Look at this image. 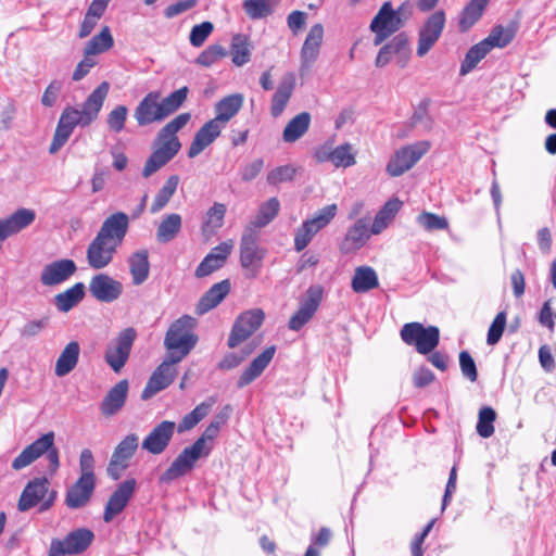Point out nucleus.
Segmentation results:
<instances>
[{"label":"nucleus","mask_w":556,"mask_h":556,"mask_svg":"<svg viewBox=\"0 0 556 556\" xmlns=\"http://www.w3.org/2000/svg\"><path fill=\"white\" fill-rule=\"evenodd\" d=\"M109 89V83L102 81L87 97L80 110L74 106H66L63 110L49 148L51 154L56 153L66 143L76 126L87 127L98 118Z\"/></svg>","instance_id":"nucleus-1"},{"label":"nucleus","mask_w":556,"mask_h":556,"mask_svg":"<svg viewBox=\"0 0 556 556\" xmlns=\"http://www.w3.org/2000/svg\"><path fill=\"white\" fill-rule=\"evenodd\" d=\"M190 118V113H181L160 129L155 138L157 148L146 161L142 169L144 178L153 175L179 152L181 143L176 134L189 123Z\"/></svg>","instance_id":"nucleus-2"},{"label":"nucleus","mask_w":556,"mask_h":556,"mask_svg":"<svg viewBox=\"0 0 556 556\" xmlns=\"http://www.w3.org/2000/svg\"><path fill=\"white\" fill-rule=\"evenodd\" d=\"M188 87H181L162 98L160 91L147 93L135 109L134 117L140 127L161 123L175 113L186 101Z\"/></svg>","instance_id":"nucleus-3"},{"label":"nucleus","mask_w":556,"mask_h":556,"mask_svg":"<svg viewBox=\"0 0 556 556\" xmlns=\"http://www.w3.org/2000/svg\"><path fill=\"white\" fill-rule=\"evenodd\" d=\"M195 326V318L189 315H184L169 325L164 337L166 356L181 362L189 355L199 340L194 332Z\"/></svg>","instance_id":"nucleus-4"},{"label":"nucleus","mask_w":556,"mask_h":556,"mask_svg":"<svg viewBox=\"0 0 556 556\" xmlns=\"http://www.w3.org/2000/svg\"><path fill=\"white\" fill-rule=\"evenodd\" d=\"M54 432L50 431L42 434L31 444L27 445L17 457L12 462V468L14 470H21L42 455H47L49 462L50 472L53 475L60 467L59 451L54 445Z\"/></svg>","instance_id":"nucleus-5"},{"label":"nucleus","mask_w":556,"mask_h":556,"mask_svg":"<svg viewBox=\"0 0 556 556\" xmlns=\"http://www.w3.org/2000/svg\"><path fill=\"white\" fill-rule=\"evenodd\" d=\"M400 336L405 344L414 346L422 355L431 353L440 342V330L438 327H425L417 321L405 324L400 331Z\"/></svg>","instance_id":"nucleus-6"},{"label":"nucleus","mask_w":556,"mask_h":556,"mask_svg":"<svg viewBox=\"0 0 556 556\" xmlns=\"http://www.w3.org/2000/svg\"><path fill=\"white\" fill-rule=\"evenodd\" d=\"M258 240L257 230L247 226L240 241V264L249 278H255L258 275L265 257L266 251L260 247Z\"/></svg>","instance_id":"nucleus-7"},{"label":"nucleus","mask_w":556,"mask_h":556,"mask_svg":"<svg viewBox=\"0 0 556 556\" xmlns=\"http://www.w3.org/2000/svg\"><path fill=\"white\" fill-rule=\"evenodd\" d=\"M431 148L428 140L417 141L399 149L387 165V173L397 177L409 170Z\"/></svg>","instance_id":"nucleus-8"},{"label":"nucleus","mask_w":556,"mask_h":556,"mask_svg":"<svg viewBox=\"0 0 556 556\" xmlns=\"http://www.w3.org/2000/svg\"><path fill=\"white\" fill-rule=\"evenodd\" d=\"M446 23L445 13L438 10L430 14L418 29L416 54L425 56L440 39Z\"/></svg>","instance_id":"nucleus-9"},{"label":"nucleus","mask_w":556,"mask_h":556,"mask_svg":"<svg viewBox=\"0 0 556 556\" xmlns=\"http://www.w3.org/2000/svg\"><path fill=\"white\" fill-rule=\"evenodd\" d=\"M94 539L93 532L79 528L70 532L64 540L53 539L49 551L54 556L77 555L85 552Z\"/></svg>","instance_id":"nucleus-10"},{"label":"nucleus","mask_w":556,"mask_h":556,"mask_svg":"<svg viewBox=\"0 0 556 556\" xmlns=\"http://www.w3.org/2000/svg\"><path fill=\"white\" fill-rule=\"evenodd\" d=\"M135 339L136 330L134 328H126L108 345L104 359L115 372H119L125 366Z\"/></svg>","instance_id":"nucleus-11"},{"label":"nucleus","mask_w":556,"mask_h":556,"mask_svg":"<svg viewBox=\"0 0 556 556\" xmlns=\"http://www.w3.org/2000/svg\"><path fill=\"white\" fill-rule=\"evenodd\" d=\"M139 446V437L136 433L126 435L114 448L106 472L113 480H118L129 466V460Z\"/></svg>","instance_id":"nucleus-12"},{"label":"nucleus","mask_w":556,"mask_h":556,"mask_svg":"<svg viewBox=\"0 0 556 556\" xmlns=\"http://www.w3.org/2000/svg\"><path fill=\"white\" fill-rule=\"evenodd\" d=\"M265 314L261 308L243 312L236 319L228 338V346L233 349L252 336L263 324Z\"/></svg>","instance_id":"nucleus-13"},{"label":"nucleus","mask_w":556,"mask_h":556,"mask_svg":"<svg viewBox=\"0 0 556 556\" xmlns=\"http://www.w3.org/2000/svg\"><path fill=\"white\" fill-rule=\"evenodd\" d=\"M201 450V443L194 442L192 445L185 447L175 458L172 465L160 477L161 482H170L190 472L198 459L206 457Z\"/></svg>","instance_id":"nucleus-14"},{"label":"nucleus","mask_w":556,"mask_h":556,"mask_svg":"<svg viewBox=\"0 0 556 556\" xmlns=\"http://www.w3.org/2000/svg\"><path fill=\"white\" fill-rule=\"evenodd\" d=\"M323 299V288L320 286H311L304 298L300 301L298 311L289 320V329L299 331L306 325L317 312Z\"/></svg>","instance_id":"nucleus-15"},{"label":"nucleus","mask_w":556,"mask_h":556,"mask_svg":"<svg viewBox=\"0 0 556 556\" xmlns=\"http://www.w3.org/2000/svg\"><path fill=\"white\" fill-rule=\"evenodd\" d=\"M178 363H180V361H174V358L165 356L163 362L150 376L142 391L141 397L143 400H148L172 384L177 376V368L175 365Z\"/></svg>","instance_id":"nucleus-16"},{"label":"nucleus","mask_w":556,"mask_h":556,"mask_svg":"<svg viewBox=\"0 0 556 556\" xmlns=\"http://www.w3.org/2000/svg\"><path fill=\"white\" fill-rule=\"evenodd\" d=\"M90 294L99 302L112 303L119 299L124 291L123 283L108 274L94 275L88 286Z\"/></svg>","instance_id":"nucleus-17"},{"label":"nucleus","mask_w":556,"mask_h":556,"mask_svg":"<svg viewBox=\"0 0 556 556\" xmlns=\"http://www.w3.org/2000/svg\"><path fill=\"white\" fill-rule=\"evenodd\" d=\"M315 157L320 163L330 162L336 167L348 168L356 163V150L349 142L336 148L326 143L316 150Z\"/></svg>","instance_id":"nucleus-18"},{"label":"nucleus","mask_w":556,"mask_h":556,"mask_svg":"<svg viewBox=\"0 0 556 556\" xmlns=\"http://www.w3.org/2000/svg\"><path fill=\"white\" fill-rule=\"evenodd\" d=\"M117 245L96 235L86 251L88 265L96 270L109 266L117 251Z\"/></svg>","instance_id":"nucleus-19"},{"label":"nucleus","mask_w":556,"mask_h":556,"mask_svg":"<svg viewBox=\"0 0 556 556\" xmlns=\"http://www.w3.org/2000/svg\"><path fill=\"white\" fill-rule=\"evenodd\" d=\"M176 430V424L163 420L142 441V448L153 455L162 454L168 446Z\"/></svg>","instance_id":"nucleus-20"},{"label":"nucleus","mask_w":556,"mask_h":556,"mask_svg":"<svg viewBox=\"0 0 556 556\" xmlns=\"http://www.w3.org/2000/svg\"><path fill=\"white\" fill-rule=\"evenodd\" d=\"M137 482L135 479L123 481L110 496L103 513V520L111 522L127 506L129 500L135 493Z\"/></svg>","instance_id":"nucleus-21"},{"label":"nucleus","mask_w":556,"mask_h":556,"mask_svg":"<svg viewBox=\"0 0 556 556\" xmlns=\"http://www.w3.org/2000/svg\"><path fill=\"white\" fill-rule=\"evenodd\" d=\"M233 249L231 240L214 247L195 268L194 275L198 278L206 277L220 269Z\"/></svg>","instance_id":"nucleus-22"},{"label":"nucleus","mask_w":556,"mask_h":556,"mask_svg":"<svg viewBox=\"0 0 556 556\" xmlns=\"http://www.w3.org/2000/svg\"><path fill=\"white\" fill-rule=\"evenodd\" d=\"M129 228V217L124 212H116L104 219L98 236L119 247Z\"/></svg>","instance_id":"nucleus-23"},{"label":"nucleus","mask_w":556,"mask_h":556,"mask_svg":"<svg viewBox=\"0 0 556 556\" xmlns=\"http://www.w3.org/2000/svg\"><path fill=\"white\" fill-rule=\"evenodd\" d=\"M77 267L72 260H59L46 265L40 275L43 286L52 287L66 281L76 271Z\"/></svg>","instance_id":"nucleus-24"},{"label":"nucleus","mask_w":556,"mask_h":556,"mask_svg":"<svg viewBox=\"0 0 556 556\" xmlns=\"http://www.w3.org/2000/svg\"><path fill=\"white\" fill-rule=\"evenodd\" d=\"M49 491V480L45 477L30 480L24 488L17 508L20 511H27L40 503Z\"/></svg>","instance_id":"nucleus-25"},{"label":"nucleus","mask_w":556,"mask_h":556,"mask_svg":"<svg viewBox=\"0 0 556 556\" xmlns=\"http://www.w3.org/2000/svg\"><path fill=\"white\" fill-rule=\"evenodd\" d=\"M36 213L30 208H18L9 217L0 219V240L20 232L34 223Z\"/></svg>","instance_id":"nucleus-26"},{"label":"nucleus","mask_w":556,"mask_h":556,"mask_svg":"<svg viewBox=\"0 0 556 556\" xmlns=\"http://www.w3.org/2000/svg\"><path fill=\"white\" fill-rule=\"evenodd\" d=\"M94 488L96 480L79 477L67 490L65 495V505L71 509L85 507L89 503Z\"/></svg>","instance_id":"nucleus-27"},{"label":"nucleus","mask_w":556,"mask_h":556,"mask_svg":"<svg viewBox=\"0 0 556 556\" xmlns=\"http://www.w3.org/2000/svg\"><path fill=\"white\" fill-rule=\"evenodd\" d=\"M324 38V27L315 24L311 27L301 49V72L308 70L316 61Z\"/></svg>","instance_id":"nucleus-28"},{"label":"nucleus","mask_w":556,"mask_h":556,"mask_svg":"<svg viewBox=\"0 0 556 556\" xmlns=\"http://www.w3.org/2000/svg\"><path fill=\"white\" fill-rule=\"evenodd\" d=\"M244 98L241 93H232L224 97L215 104V117L212 119L219 127L225 125L237 115L243 105Z\"/></svg>","instance_id":"nucleus-29"},{"label":"nucleus","mask_w":556,"mask_h":556,"mask_svg":"<svg viewBox=\"0 0 556 556\" xmlns=\"http://www.w3.org/2000/svg\"><path fill=\"white\" fill-rule=\"evenodd\" d=\"M276 348L274 345L266 348L252 361L250 366L243 370L238 379L237 387L243 388L260 377L274 358Z\"/></svg>","instance_id":"nucleus-30"},{"label":"nucleus","mask_w":556,"mask_h":556,"mask_svg":"<svg viewBox=\"0 0 556 556\" xmlns=\"http://www.w3.org/2000/svg\"><path fill=\"white\" fill-rule=\"evenodd\" d=\"M276 348L274 345L266 348L252 361L250 366L243 370L238 379L237 387L243 388L260 377L274 358Z\"/></svg>","instance_id":"nucleus-31"},{"label":"nucleus","mask_w":556,"mask_h":556,"mask_svg":"<svg viewBox=\"0 0 556 556\" xmlns=\"http://www.w3.org/2000/svg\"><path fill=\"white\" fill-rule=\"evenodd\" d=\"M230 292V282L228 279L213 285L199 300L195 312L203 315L215 308Z\"/></svg>","instance_id":"nucleus-32"},{"label":"nucleus","mask_w":556,"mask_h":556,"mask_svg":"<svg viewBox=\"0 0 556 556\" xmlns=\"http://www.w3.org/2000/svg\"><path fill=\"white\" fill-rule=\"evenodd\" d=\"M295 87V75L287 73L280 80L271 99L270 113L274 117H278L286 109Z\"/></svg>","instance_id":"nucleus-33"},{"label":"nucleus","mask_w":556,"mask_h":556,"mask_svg":"<svg viewBox=\"0 0 556 556\" xmlns=\"http://www.w3.org/2000/svg\"><path fill=\"white\" fill-rule=\"evenodd\" d=\"M215 122H206L194 135L193 140L188 150V156L193 159L198 156L205 148H207L222 132Z\"/></svg>","instance_id":"nucleus-34"},{"label":"nucleus","mask_w":556,"mask_h":556,"mask_svg":"<svg viewBox=\"0 0 556 556\" xmlns=\"http://www.w3.org/2000/svg\"><path fill=\"white\" fill-rule=\"evenodd\" d=\"M128 393V381L121 380L104 396L100 409L104 416L115 415L124 406Z\"/></svg>","instance_id":"nucleus-35"},{"label":"nucleus","mask_w":556,"mask_h":556,"mask_svg":"<svg viewBox=\"0 0 556 556\" xmlns=\"http://www.w3.org/2000/svg\"><path fill=\"white\" fill-rule=\"evenodd\" d=\"M231 408L230 406H225L210 422V425L205 428L202 435L195 440V442L201 443V450L205 453V455H210L212 451V442L218 435L220 428L227 422L230 416Z\"/></svg>","instance_id":"nucleus-36"},{"label":"nucleus","mask_w":556,"mask_h":556,"mask_svg":"<svg viewBox=\"0 0 556 556\" xmlns=\"http://www.w3.org/2000/svg\"><path fill=\"white\" fill-rule=\"evenodd\" d=\"M403 26V20L399 18L393 13V8L390 1L384 2L379 9L378 13L371 20L370 29H383L390 31L391 35L396 33Z\"/></svg>","instance_id":"nucleus-37"},{"label":"nucleus","mask_w":556,"mask_h":556,"mask_svg":"<svg viewBox=\"0 0 556 556\" xmlns=\"http://www.w3.org/2000/svg\"><path fill=\"white\" fill-rule=\"evenodd\" d=\"M79 353L80 346L77 341L67 343L55 362V376L61 378L68 375L76 367Z\"/></svg>","instance_id":"nucleus-38"},{"label":"nucleus","mask_w":556,"mask_h":556,"mask_svg":"<svg viewBox=\"0 0 556 556\" xmlns=\"http://www.w3.org/2000/svg\"><path fill=\"white\" fill-rule=\"evenodd\" d=\"M129 271L135 286L142 285L149 277L150 263L149 253L147 250H139L134 252L128 257Z\"/></svg>","instance_id":"nucleus-39"},{"label":"nucleus","mask_w":556,"mask_h":556,"mask_svg":"<svg viewBox=\"0 0 556 556\" xmlns=\"http://www.w3.org/2000/svg\"><path fill=\"white\" fill-rule=\"evenodd\" d=\"M182 227V218L177 213H170L161 219L156 229V240L160 243H168L173 241Z\"/></svg>","instance_id":"nucleus-40"},{"label":"nucleus","mask_w":556,"mask_h":556,"mask_svg":"<svg viewBox=\"0 0 556 556\" xmlns=\"http://www.w3.org/2000/svg\"><path fill=\"white\" fill-rule=\"evenodd\" d=\"M379 285L378 276L374 268L369 266H359L355 269L352 278V289L356 293H365Z\"/></svg>","instance_id":"nucleus-41"},{"label":"nucleus","mask_w":556,"mask_h":556,"mask_svg":"<svg viewBox=\"0 0 556 556\" xmlns=\"http://www.w3.org/2000/svg\"><path fill=\"white\" fill-rule=\"evenodd\" d=\"M401 206L402 202L399 199L389 200L377 213L371 225V233L378 235L383 229H386L388 225L393 220Z\"/></svg>","instance_id":"nucleus-42"},{"label":"nucleus","mask_w":556,"mask_h":556,"mask_svg":"<svg viewBox=\"0 0 556 556\" xmlns=\"http://www.w3.org/2000/svg\"><path fill=\"white\" fill-rule=\"evenodd\" d=\"M311 115L302 112L294 116L285 127L282 138L285 142H294L300 139L309 128Z\"/></svg>","instance_id":"nucleus-43"},{"label":"nucleus","mask_w":556,"mask_h":556,"mask_svg":"<svg viewBox=\"0 0 556 556\" xmlns=\"http://www.w3.org/2000/svg\"><path fill=\"white\" fill-rule=\"evenodd\" d=\"M85 295V285L77 282L66 291L55 295V305L61 312L71 311L76 304H78Z\"/></svg>","instance_id":"nucleus-44"},{"label":"nucleus","mask_w":556,"mask_h":556,"mask_svg":"<svg viewBox=\"0 0 556 556\" xmlns=\"http://www.w3.org/2000/svg\"><path fill=\"white\" fill-rule=\"evenodd\" d=\"M370 233L371 229L369 230L368 223L361 218L349 228L345 235V244H348L350 249L358 250L365 245Z\"/></svg>","instance_id":"nucleus-45"},{"label":"nucleus","mask_w":556,"mask_h":556,"mask_svg":"<svg viewBox=\"0 0 556 556\" xmlns=\"http://www.w3.org/2000/svg\"><path fill=\"white\" fill-rule=\"evenodd\" d=\"M489 0H470L464 8L459 18V29L462 31L468 30L481 17L485 10Z\"/></svg>","instance_id":"nucleus-46"},{"label":"nucleus","mask_w":556,"mask_h":556,"mask_svg":"<svg viewBox=\"0 0 556 556\" xmlns=\"http://www.w3.org/2000/svg\"><path fill=\"white\" fill-rule=\"evenodd\" d=\"M280 202L277 198H270L264 202L256 214L255 218L249 226L255 230L267 226L279 213Z\"/></svg>","instance_id":"nucleus-47"},{"label":"nucleus","mask_w":556,"mask_h":556,"mask_svg":"<svg viewBox=\"0 0 556 556\" xmlns=\"http://www.w3.org/2000/svg\"><path fill=\"white\" fill-rule=\"evenodd\" d=\"M230 53L232 63L237 66H243L250 61L251 45L245 35L237 34L232 37Z\"/></svg>","instance_id":"nucleus-48"},{"label":"nucleus","mask_w":556,"mask_h":556,"mask_svg":"<svg viewBox=\"0 0 556 556\" xmlns=\"http://www.w3.org/2000/svg\"><path fill=\"white\" fill-rule=\"evenodd\" d=\"M114 45V39L111 30L108 26L103 27L101 31L93 36L86 45L84 49L85 54H89L92 58L94 55L103 53L110 50Z\"/></svg>","instance_id":"nucleus-49"},{"label":"nucleus","mask_w":556,"mask_h":556,"mask_svg":"<svg viewBox=\"0 0 556 556\" xmlns=\"http://www.w3.org/2000/svg\"><path fill=\"white\" fill-rule=\"evenodd\" d=\"M179 177L177 175L169 176L163 187L156 193L153 203L151 204L150 212L155 214L164 208L169 202L170 198L177 190Z\"/></svg>","instance_id":"nucleus-50"},{"label":"nucleus","mask_w":556,"mask_h":556,"mask_svg":"<svg viewBox=\"0 0 556 556\" xmlns=\"http://www.w3.org/2000/svg\"><path fill=\"white\" fill-rule=\"evenodd\" d=\"M387 48L390 54L396 55L399 58V62L401 66H405L409 56H410V48L409 40L405 33H400L395 35L388 43L382 46Z\"/></svg>","instance_id":"nucleus-51"},{"label":"nucleus","mask_w":556,"mask_h":556,"mask_svg":"<svg viewBox=\"0 0 556 556\" xmlns=\"http://www.w3.org/2000/svg\"><path fill=\"white\" fill-rule=\"evenodd\" d=\"M214 401L202 402L197 405L189 414H187L179 425L176 427L179 433L194 428L208 413Z\"/></svg>","instance_id":"nucleus-52"},{"label":"nucleus","mask_w":556,"mask_h":556,"mask_svg":"<svg viewBox=\"0 0 556 556\" xmlns=\"http://www.w3.org/2000/svg\"><path fill=\"white\" fill-rule=\"evenodd\" d=\"M486 42L480 41L472 46L465 55L464 61L460 65V75H467L470 73L477 64L490 52Z\"/></svg>","instance_id":"nucleus-53"},{"label":"nucleus","mask_w":556,"mask_h":556,"mask_svg":"<svg viewBox=\"0 0 556 556\" xmlns=\"http://www.w3.org/2000/svg\"><path fill=\"white\" fill-rule=\"evenodd\" d=\"M242 8L251 20H262L271 14L270 0H244Z\"/></svg>","instance_id":"nucleus-54"},{"label":"nucleus","mask_w":556,"mask_h":556,"mask_svg":"<svg viewBox=\"0 0 556 556\" xmlns=\"http://www.w3.org/2000/svg\"><path fill=\"white\" fill-rule=\"evenodd\" d=\"M416 222L426 231L444 230L448 227L446 217L426 211L416 217Z\"/></svg>","instance_id":"nucleus-55"},{"label":"nucleus","mask_w":556,"mask_h":556,"mask_svg":"<svg viewBox=\"0 0 556 556\" xmlns=\"http://www.w3.org/2000/svg\"><path fill=\"white\" fill-rule=\"evenodd\" d=\"M338 207L336 204H329L320 208L318 212L314 214L313 217L305 219L311 227L315 229L316 232H319L326 226L330 224V222L337 215Z\"/></svg>","instance_id":"nucleus-56"},{"label":"nucleus","mask_w":556,"mask_h":556,"mask_svg":"<svg viewBox=\"0 0 556 556\" xmlns=\"http://www.w3.org/2000/svg\"><path fill=\"white\" fill-rule=\"evenodd\" d=\"M513 38H514V31L509 28H505L500 25V26H495L492 29L490 35L485 39H483V42H486L488 48L490 50H492L495 47H497V48L506 47L508 43H510Z\"/></svg>","instance_id":"nucleus-57"},{"label":"nucleus","mask_w":556,"mask_h":556,"mask_svg":"<svg viewBox=\"0 0 556 556\" xmlns=\"http://www.w3.org/2000/svg\"><path fill=\"white\" fill-rule=\"evenodd\" d=\"M496 413L490 407H483L479 412V418L477 422V432L482 438H490L494 433L493 422L495 421Z\"/></svg>","instance_id":"nucleus-58"},{"label":"nucleus","mask_w":556,"mask_h":556,"mask_svg":"<svg viewBox=\"0 0 556 556\" xmlns=\"http://www.w3.org/2000/svg\"><path fill=\"white\" fill-rule=\"evenodd\" d=\"M128 109L125 105H116L106 117V125L109 129L113 132H121L127 121Z\"/></svg>","instance_id":"nucleus-59"},{"label":"nucleus","mask_w":556,"mask_h":556,"mask_svg":"<svg viewBox=\"0 0 556 556\" xmlns=\"http://www.w3.org/2000/svg\"><path fill=\"white\" fill-rule=\"evenodd\" d=\"M295 173L296 168L292 165L278 166L267 174V182L271 186H277L281 182L292 181Z\"/></svg>","instance_id":"nucleus-60"},{"label":"nucleus","mask_w":556,"mask_h":556,"mask_svg":"<svg viewBox=\"0 0 556 556\" xmlns=\"http://www.w3.org/2000/svg\"><path fill=\"white\" fill-rule=\"evenodd\" d=\"M226 214V206L223 203H214V205L206 213V220L203 225L204 230L217 229L223 226L224 217Z\"/></svg>","instance_id":"nucleus-61"},{"label":"nucleus","mask_w":556,"mask_h":556,"mask_svg":"<svg viewBox=\"0 0 556 556\" xmlns=\"http://www.w3.org/2000/svg\"><path fill=\"white\" fill-rule=\"evenodd\" d=\"M317 232L309 224L304 220L302 225L296 229L294 236V249L298 252L303 251L312 241Z\"/></svg>","instance_id":"nucleus-62"},{"label":"nucleus","mask_w":556,"mask_h":556,"mask_svg":"<svg viewBox=\"0 0 556 556\" xmlns=\"http://www.w3.org/2000/svg\"><path fill=\"white\" fill-rule=\"evenodd\" d=\"M505 326H506V313L500 312L493 319V321L489 328V331H488L486 342L489 345H494L501 340L504 329H505Z\"/></svg>","instance_id":"nucleus-63"},{"label":"nucleus","mask_w":556,"mask_h":556,"mask_svg":"<svg viewBox=\"0 0 556 556\" xmlns=\"http://www.w3.org/2000/svg\"><path fill=\"white\" fill-rule=\"evenodd\" d=\"M214 26L211 22H203L199 25H194L190 31V43L193 47H201L207 37L212 34Z\"/></svg>","instance_id":"nucleus-64"}]
</instances>
